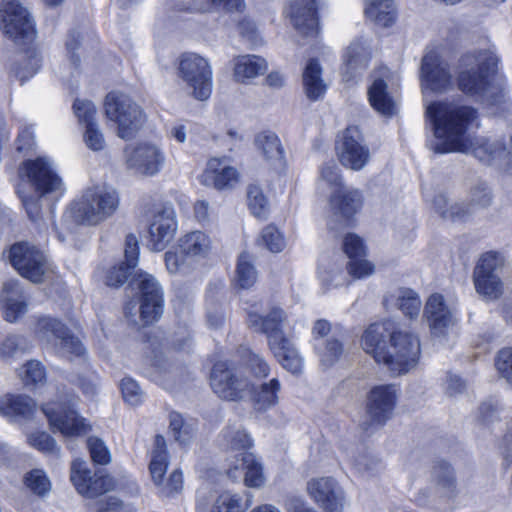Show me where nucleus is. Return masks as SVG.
<instances>
[{"label": "nucleus", "instance_id": "bb28decb", "mask_svg": "<svg viewBox=\"0 0 512 512\" xmlns=\"http://www.w3.org/2000/svg\"><path fill=\"white\" fill-rule=\"evenodd\" d=\"M424 317L434 335H442L455 323L454 309L446 303L443 295L434 293L429 296L424 308Z\"/></svg>", "mask_w": 512, "mask_h": 512}, {"label": "nucleus", "instance_id": "9d476101", "mask_svg": "<svg viewBox=\"0 0 512 512\" xmlns=\"http://www.w3.org/2000/svg\"><path fill=\"white\" fill-rule=\"evenodd\" d=\"M124 154L127 169L140 176H155L166 163L165 152L153 142L129 145L125 148Z\"/></svg>", "mask_w": 512, "mask_h": 512}, {"label": "nucleus", "instance_id": "1a4fd4ad", "mask_svg": "<svg viewBox=\"0 0 512 512\" xmlns=\"http://www.w3.org/2000/svg\"><path fill=\"white\" fill-rule=\"evenodd\" d=\"M503 260L496 252L482 254L473 271V282L477 293L489 300L497 299L503 292L501 271Z\"/></svg>", "mask_w": 512, "mask_h": 512}, {"label": "nucleus", "instance_id": "79ce46f5", "mask_svg": "<svg viewBox=\"0 0 512 512\" xmlns=\"http://www.w3.org/2000/svg\"><path fill=\"white\" fill-rule=\"evenodd\" d=\"M168 466L169 454L165 438L162 435H156L149 463V472L153 483H161V478L165 476Z\"/></svg>", "mask_w": 512, "mask_h": 512}, {"label": "nucleus", "instance_id": "7c9ffc66", "mask_svg": "<svg viewBox=\"0 0 512 512\" xmlns=\"http://www.w3.org/2000/svg\"><path fill=\"white\" fill-rule=\"evenodd\" d=\"M181 254L189 259L207 257L213 248L211 237L203 231L195 230L182 235L177 244Z\"/></svg>", "mask_w": 512, "mask_h": 512}, {"label": "nucleus", "instance_id": "c756f323", "mask_svg": "<svg viewBox=\"0 0 512 512\" xmlns=\"http://www.w3.org/2000/svg\"><path fill=\"white\" fill-rule=\"evenodd\" d=\"M370 53L366 43L360 39L354 40L346 48L343 55L341 76L344 82H350L357 77L368 63Z\"/></svg>", "mask_w": 512, "mask_h": 512}, {"label": "nucleus", "instance_id": "412c9836", "mask_svg": "<svg viewBox=\"0 0 512 512\" xmlns=\"http://www.w3.org/2000/svg\"><path fill=\"white\" fill-rule=\"evenodd\" d=\"M178 230L176 212L171 206L158 209L149 225V246L153 251H162L173 240Z\"/></svg>", "mask_w": 512, "mask_h": 512}, {"label": "nucleus", "instance_id": "0e129e2a", "mask_svg": "<svg viewBox=\"0 0 512 512\" xmlns=\"http://www.w3.org/2000/svg\"><path fill=\"white\" fill-rule=\"evenodd\" d=\"M495 365L501 376L512 384V348L501 349L497 354Z\"/></svg>", "mask_w": 512, "mask_h": 512}, {"label": "nucleus", "instance_id": "09e8293b", "mask_svg": "<svg viewBox=\"0 0 512 512\" xmlns=\"http://www.w3.org/2000/svg\"><path fill=\"white\" fill-rule=\"evenodd\" d=\"M397 306L408 317L414 318L419 315L421 309V300L418 294L407 288L397 291Z\"/></svg>", "mask_w": 512, "mask_h": 512}, {"label": "nucleus", "instance_id": "a19ab883", "mask_svg": "<svg viewBox=\"0 0 512 512\" xmlns=\"http://www.w3.org/2000/svg\"><path fill=\"white\" fill-rule=\"evenodd\" d=\"M365 14L376 25L389 27L396 19L394 0H365Z\"/></svg>", "mask_w": 512, "mask_h": 512}, {"label": "nucleus", "instance_id": "f03ea898", "mask_svg": "<svg viewBox=\"0 0 512 512\" xmlns=\"http://www.w3.org/2000/svg\"><path fill=\"white\" fill-rule=\"evenodd\" d=\"M498 57L488 49L464 54L459 61L457 85L464 94L488 105H497L507 98L506 81L497 73Z\"/></svg>", "mask_w": 512, "mask_h": 512}, {"label": "nucleus", "instance_id": "c03bdc74", "mask_svg": "<svg viewBox=\"0 0 512 512\" xmlns=\"http://www.w3.org/2000/svg\"><path fill=\"white\" fill-rule=\"evenodd\" d=\"M270 350L287 371L293 374L302 371L303 359L288 338L270 347Z\"/></svg>", "mask_w": 512, "mask_h": 512}, {"label": "nucleus", "instance_id": "e2e57ef3", "mask_svg": "<svg viewBox=\"0 0 512 512\" xmlns=\"http://www.w3.org/2000/svg\"><path fill=\"white\" fill-rule=\"evenodd\" d=\"M85 145L92 151H101L106 146V141L98 124L85 127L83 134Z\"/></svg>", "mask_w": 512, "mask_h": 512}, {"label": "nucleus", "instance_id": "774afa93", "mask_svg": "<svg viewBox=\"0 0 512 512\" xmlns=\"http://www.w3.org/2000/svg\"><path fill=\"white\" fill-rule=\"evenodd\" d=\"M170 429L175 440L181 444L186 443L191 437L189 428L184 424L182 416L178 413L170 414Z\"/></svg>", "mask_w": 512, "mask_h": 512}, {"label": "nucleus", "instance_id": "5fc2aeb1", "mask_svg": "<svg viewBox=\"0 0 512 512\" xmlns=\"http://www.w3.org/2000/svg\"><path fill=\"white\" fill-rule=\"evenodd\" d=\"M248 207L251 213L258 217H265L268 213V201L263 191L257 185H250L247 189Z\"/></svg>", "mask_w": 512, "mask_h": 512}, {"label": "nucleus", "instance_id": "72a5a7b5", "mask_svg": "<svg viewBox=\"0 0 512 512\" xmlns=\"http://www.w3.org/2000/svg\"><path fill=\"white\" fill-rule=\"evenodd\" d=\"M254 146L262 158L273 167L284 163V149L279 137L270 131L260 132L255 136Z\"/></svg>", "mask_w": 512, "mask_h": 512}, {"label": "nucleus", "instance_id": "4d7b16f0", "mask_svg": "<svg viewBox=\"0 0 512 512\" xmlns=\"http://www.w3.org/2000/svg\"><path fill=\"white\" fill-rule=\"evenodd\" d=\"M74 114L78 122L85 127L95 125L97 109L94 103L90 100L76 99L73 104Z\"/></svg>", "mask_w": 512, "mask_h": 512}, {"label": "nucleus", "instance_id": "a211bd4d", "mask_svg": "<svg viewBox=\"0 0 512 512\" xmlns=\"http://www.w3.org/2000/svg\"><path fill=\"white\" fill-rule=\"evenodd\" d=\"M70 480L78 493L93 498L114 488V480L108 475H92L87 463L75 459L70 468Z\"/></svg>", "mask_w": 512, "mask_h": 512}, {"label": "nucleus", "instance_id": "20e7f679", "mask_svg": "<svg viewBox=\"0 0 512 512\" xmlns=\"http://www.w3.org/2000/svg\"><path fill=\"white\" fill-rule=\"evenodd\" d=\"M119 204L120 197L114 188L93 186L70 204L67 215L77 224L97 226L112 217Z\"/></svg>", "mask_w": 512, "mask_h": 512}, {"label": "nucleus", "instance_id": "c85d7f7f", "mask_svg": "<svg viewBox=\"0 0 512 512\" xmlns=\"http://www.w3.org/2000/svg\"><path fill=\"white\" fill-rule=\"evenodd\" d=\"M393 329V322L383 321L371 324L361 337V346L363 350L370 354L377 363L383 361L384 352L387 350V338L390 337Z\"/></svg>", "mask_w": 512, "mask_h": 512}, {"label": "nucleus", "instance_id": "393cba45", "mask_svg": "<svg viewBox=\"0 0 512 512\" xmlns=\"http://www.w3.org/2000/svg\"><path fill=\"white\" fill-rule=\"evenodd\" d=\"M252 504V495L247 499L231 491L211 492L208 497L199 496L196 509L198 512H246Z\"/></svg>", "mask_w": 512, "mask_h": 512}, {"label": "nucleus", "instance_id": "3c124183", "mask_svg": "<svg viewBox=\"0 0 512 512\" xmlns=\"http://www.w3.org/2000/svg\"><path fill=\"white\" fill-rule=\"evenodd\" d=\"M161 496L172 498L182 493L184 488L183 474L180 469L173 470L167 479L161 478V483H154Z\"/></svg>", "mask_w": 512, "mask_h": 512}, {"label": "nucleus", "instance_id": "13d9d810", "mask_svg": "<svg viewBox=\"0 0 512 512\" xmlns=\"http://www.w3.org/2000/svg\"><path fill=\"white\" fill-rule=\"evenodd\" d=\"M223 7L227 11L241 12L245 8L244 0H201L195 3L194 9L199 12H208L214 8Z\"/></svg>", "mask_w": 512, "mask_h": 512}, {"label": "nucleus", "instance_id": "dca6fc26", "mask_svg": "<svg viewBox=\"0 0 512 512\" xmlns=\"http://www.w3.org/2000/svg\"><path fill=\"white\" fill-rule=\"evenodd\" d=\"M139 289V313L144 324L157 321L164 309L163 291L156 279L147 273L137 275Z\"/></svg>", "mask_w": 512, "mask_h": 512}, {"label": "nucleus", "instance_id": "0eeeda50", "mask_svg": "<svg viewBox=\"0 0 512 512\" xmlns=\"http://www.w3.org/2000/svg\"><path fill=\"white\" fill-rule=\"evenodd\" d=\"M178 75L195 99L205 101L211 96L213 73L206 58L196 53L182 54L178 61Z\"/></svg>", "mask_w": 512, "mask_h": 512}, {"label": "nucleus", "instance_id": "39448f33", "mask_svg": "<svg viewBox=\"0 0 512 512\" xmlns=\"http://www.w3.org/2000/svg\"><path fill=\"white\" fill-rule=\"evenodd\" d=\"M420 341L418 337L412 333L395 330L391 331L389 337V345L384 352L382 364L393 375H401L413 369L419 359Z\"/></svg>", "mask_w": 512, "mask_h": 512}, {"label": "nucleus", "instance_id": "bf43d9fd", "mask_svg": "<svg viewBox=\"0 0 512 512\" xmlns=\"http://www.w3.org/2000/svg\"><path fill=\"white\" fill-rule=\"evenodd\" d=\"M260 242L271 252L278 253L285 247V241L279 230L269 225L261 233Z\"/></svg>", "mask_w": 512, "mask_h": 512}, {"label": "nucleus", "instance_id": "ddd939ff", "mask_svg": "<svg viewBox=\"0 0 512 512\" xmlns=\"http://www.w3.org/2000/svg\"><path fill=\"white\" fill-rule=\"evenodd\" d=\"M210 385L215 394L229 401L243 399L250 389L246 377L239 376L226 362L214 364L210 374Z\"/></svg>", "mask_w": 512, "mask_h": 512}, {"label": "nucleus", "instance_id": "5701e85b", "mask_svg": "<svg viewBox=\"0 0 512 512\" xmlns=\"http://www.w3.org/2000/svg\"><path fill=\"white\" fill-rule=\"evenodd\" d=\"M295 30L305 37H314L319 32L316 0H290L285 9Z\"/></svg>", "mask_w": 512, "mask_h": 512}, {"label": "nucleus", "instance_id": "c9c22d12", "mask_svg": "<svg viewBox=\"0 0 512 512\" xmlns=\"http://www.w3.org/2000/svg\"><path fill=\"white\" fill-rule=\"evenodd\" d=\"M424 196L443 219L451 221H463L468 218L470 213L464 209V203H450L444 192L424 191Z\"/></svg>", "mask_w": 512, "mask_h": 512}, {"label": "nucleus", "instance_id": "de8ad7c7", "mask_svg": "<svg viewBox=\"0 0 512 512\" xmlns=\"http://www.w3.org/2000/svg\"><path fill=\"white\" fill-rule=\"evenodd\" d=\"M18 375L27 387L37 388L46 380L45 367L38 360L28 361L19 369Z\"/></svg>", "mask_w": 512, "mask_h": 512}, {"label": "nucleus", "instance_id": "f704fd0d", "mask_svg": "<svg viewBox=\"0 0 512 512\" xmlns=\"http://www.w3.org/2000/svg\"><path fill=\"white\" fill-rule=\"evenodd\" d=\"M2 310L6 321L16 322L26 313L27 305L21 300V291L17 281L4 283L1 294Z\"/></svg>", "mask_w": 512, "mask_h": 512}, {"label": "nucleus", "instance_id": "4be33fe9", "mask_svg": "<svg viewBox=\"0 0 512 512\" xmlns=\"http://www.w3.org/2000/svg\"><path fill=\"white\" fill-rule=\"evenodd\" d=\"M286 320V313L279 307H272L265 316L255 312H248L247 316L248 326L267 336L269 348L287 339L283 332Z\"/></svg>", "mask_w": 512, "mask_h": 512}, {"label": "nucleus", "instance_id": "4c0bfd02", "mask_svg": "<svg viewBox=\"0 0 512 512\" xmlns=\"http://www.w3.org/2000/svg\"><path fill=\"white\" fill-rule=\"evenodd\" d=\"M146 122V115L143 109L133 100L130 108H126L124 113L116 121V133L118 137L129 140L132 139Z\"/></svg>", "mask_w": 512, "mask_h": 512}, {"label": "nucleus", "instance_id": "37998d69", "mask_svg": "<svg viewBox=\"0 0 512 512\" xmlns=\"http://www.w3.org/2000/svg\"><path fill=\"white\" fill-rule=\"evenodd\" d=\"M280 389V381L277 378H272L269 382L261 384L258 388L250 387L248 393L251 392L255 409L266 411L278 403Z\"/></svg>", "mask_w": 512, "mask_h": 512}, {"label": "nucleus", "instance_id": "8fccbe9b", "mask_svg": "<svg viewBox=\"0 0 512 512\" xmlns=\"http://www.w3.org/2000/svg\"><path fill=\"white\" fill-rule=\"evenodd\" d=\"M26 487L34 494L44 497L51 490V481L42 469H33L24 477Z\"/></svg>", "mask_w": 512, "mask_h": 512}, {"label": "nucleus", "instance_id": "69168bd1", "mask_svg": "<svg viewBox=\"0 0 512 512\" xmlns=\"http://www.w3.org/2000/svg\"><path fill=\"white\" fill-rule=\"evenodd\" d=\"M88 449L92 460L97 464H107L110 461V453L102 440L90 437L87 440Z\"/></svg>", "mask_w": 512, "mask_h": 512}, {"label": "nucleus", "instance_id": "473e14b6", "mask_svg": "<svg viewBox=\"0 0 512 512\" xmlns=\"http://www.w3.org/2000/svg\"><path fill=\"white\" fill-rule=\"evenodd\" d=\"M36 412V404L25 395H0V415L9 419H28Z\"/></svg>", "mask_w": 512, "mask_h": 512}, {"label": "nucleus", "instance_id": "f3484780", "mask_svg": "<svg viewBox=\"0 0 512 512\" xmlns=\"http://www.w3.org/2000/svg\"><path fill=\"white\" fill-rule=\"evenodd\" d=\"M398 395L393 384L375 385L368 391L365 408L371 423L383 425L392 417Z\"/></svg>", "mask_w": 512, "mask_h": 512}, {"label": "nucleus", "instance_id": "6e6552de", "mask_svg": "<svg viewBox=\"0 0 512 512\" xmlns=\"http://www.w3.org/2000/svg\"><path fill=\"white\" fill-rule=\"evenodd\" d=\"M73 399L52 401L42 406L50 427L65 437H78L89 432L90 426L74 409Z\"/></svg>", "mask_w": 512, "mask_h": 512}, {"label": "nucleus", "instance_id": "ea45409f", "mask_svg": "<svg viewBox=\"0 0 512 512\" xmlns=\"http://www.w3.org/2000/svg\"><path fill=\"white\" fill-rule=\"evenodd\" d=\"M303 87L308 99L319 100L324 96L327 85L322 79V68L318 61L311 59L303 71Z\"/></svg>", "mask_w": 512, "mask_h": 512}, {"label": "nucleus", "instance_id": "aec40b11", "mask_svg": "<svg viewBox=\"0 0 512 512\" xmlns=\"http://www.w3.org/2000/svg\"><path fill=\"white\" fill-rule=\"evenodd\" d=\"M452 85L448 64L435 51H428L421 64V86L423 90L443 92Z\"/></svg>", "mask_w": 512, "mask_h": 512}, {"label": "nucleus", "instance_id": "2eb2a0df", "mask_svg": "<svg viewBox=\"0 0 512 512\" xmlns=\"http://www.w3.org/2000/svg\"><path fill=\"white\" fill-rule=\"evenodd\" d=\"M336 151L340 163L351 170H361L370 160L369 148L356 126L346 128L337 141Z\"/></svg>", "mask_w": 512, "mask_h": 512}, {"label": "nucleus", "instance_id": "603ef678", "mask_svg": "<svg viewBox=\"0 0 512 512\" xmlns=\"http://www.w3.org/2000/svg\"><path fill=\"white\" fill-rule=\"evenodd\" d=\"M492 203V194L490 189L485 184L475 186L470 192V201L468 204L464 203V209L470 213L468 217L480 209H485Z\"/></svg>", "mask_w": 512, "mask_h": 512}, {"label": "nucleus", "instance_id": "e433bc0d", "mask_svg": "<svg viewBox=\"0 0 512 512\" xmlns=\"http://www.w3.org/2000/svg\"><path fill=\"white\" fill-rule=\"evenodd\" d=\"M432 482L436 497L445 501L454 499L458 493L454 471L447 463H440L433 467Z\"/></svg>", "mask_w": 512, "mask_h": 512}, {"label": "nucleus", "instance_id": "58836bf2", "mask_svg": "<svg viewBox=\"0 0 512 512\" xmlns=\"http://www.w3.org/2000/svg\"><path fill=\"white\" fill-rule=\"evenodd\" d=\"M368 99L371 106L380 114L391 116L396 111V104L388 91L386 81L375 77L368 88Z\"/></svg>", "mask_w": 512, "mask_h": 512}, {"label": "nucleus", "instance_id": "6e6d98bb", "mask_svg": "<svg viewBox=\"0 0 512 512\" xmlns=\"http://www.w3.org/2000/svg\"><path fill=\"white\" fill-rule=\"evenodd\" d=\"M28 444L45 454H57L60 450L54 438L43 431L27 434Z\"/></svg>", "mask_w": 512, "mask_h": 512}, {"label": "nucleus", "instance_id": "cd10ccee", "mask_svg": "<svg viewBox=\"0 0 512 512\" xmlns=\"http://www.w3.org/2000/svg\"><path fill=\"white\" fill-rule=\"evenodd\" d=\"M125 262L108 270L105 283L111 287H118L126 282L138 263L139 245L135 235L129 234L125 238Z\"/></svg>", "mask_w": 512, "mask_h": 512}, {"label": "nucleus", "instance_id": "f8f14e48", "mask_svg": "<svg viewBox=\"0 0 512 512\" xmlns=\"http://www.w3.org/2000/svg\"><path fill=\"white\" fill-rule=\"evenodd\" d=\"M363 194L359 189L343 187L331 193L329 208L332 217L328 222L331 230L349 226L354 216L362 209Z\"/></svg>", "mask_w": 512, "mask_h": 512}, {"label": "nucleus", "instance_id": "a878e982", "mask_svg": "<svg viewBox=\"0 0 512 512\" xmlns=\"http://www.w3.org/2000/svg\"><path fill=\"white\" fill-rule=\"evenodd\" d=\"M202 183L217 190L232 189L240 181L239 171L230 164L228 157H213L208 160L201 176Z\"/></svg>", "mask_w": 512, "mask_h": 512}, {"label": "nucleus", "instance_id": "864d4df0", "mask_svg": "<svg viewBox=\"0 0 512 512\" xmlns=\"http://www.w3.org/2000/svg\"><path fill=\"white\" fill-rule=\"evenodd\" d=\"M325 187L329 188L331 193L344 187L338 168L333 162L324 164L320 169L318 189L323 190Z\"/></svg>", "mask_w": 512, "mask_h": 512}, {"label": "nucleus", "instance_id": "423d86ee", "mask_svg": "<svg viewBox=\"0 0 512 512\" xmlns=\"http://www.w3.org/2000/svg\"><path fill=\"white\" fill-rule=\"evenodd\" d=\"M35 333L41 341L52 344L59 356L71 361L74 359L85 361L86 350L83 344L58 320L49 317L40 318L36 324Z\"/></svg>", "mask_w": 512, "mask_h": 512}, {"label": "nucleus", "instance_id": "49530a36", "mask_svg": "<svg viewBox=\"0 0 512 512\" xmlns=\"http://www.w3.org/2000/svg\"><path fill=\"white\" fill-rule=\"evenodd\" d=\"M132 99L120 92L108 93L104 100V112L109 121L116 123L126 108H130Z\"/></svg>", "mask_w": 512, "mask_h": 512}, {"label": "nucleus", "instance_id": "2f4dec72", "mask_svg": "<svg viewBox=\"0 0 512 512\" xmlns=\"http://www.w3.org/2000/svg\"><path fill=\"white\" fill-rule=\"evenodd\" d=\"M267 69V61L257 55H240L233 59V77L238 83L248 84Z\"/></svg>", "mask_w": 512, "mask_h": 512}, {"label": "nucleus", "instance_id": "b1692460", "mask_svg": "<svg viewBox=\"0 0 512 512\" xmlns=\"http://www.w3.org/2000/svg\"><path fill=\"white\" fill-rule=\"evenodd\" d=\"M227 475L239 480L242 475L244 484L250 488H260L265 483L263 466L256 456L248 451L239 452L229 464Z\"/></svg>", "mask_w": 512, "mask_h": 512}, {"label": "nucleus", "instance_id": "7ed1b4c3", "mask_svg": "<svg viewBox=\"0 0 512 512\" xmlns=\"http://www.w3.org/2000/svg\"><path fill=\"white\" fill-rule=\"evenodd\" d=\"M19 175L26 179L36 192V195H26L18 189V194L28 217L32 221H37L42 212L39 203L40 198L49 195L55 197L62 195L64 192L63 181L55 172L52 162L47 157H38L23 162L19 168Z\"/></svg>", "mask_w": 512, "mask_h": 512}, {"label": "nucleus", "instance_id": "6ab92c4d", "mask_svg": "<svg viewBox=\"0 0 512 512\" xmlns=\"http://www.w3.org/2000/svg\"><path fill=\"white\" fill-rule=\"evenodd\" d=\"M307 492L325 512H343L346 503L345 494L332 477L311 479L307 483Z\"/></svg>", "mask_w": 512, "mask_h": 512}, {"label": "nucleus", "instance_id": "338daca9", "mask_svg": "<svg viewBox=\"0 0 512 512\" xmlns=\"http://www.w3.org/2000/svg\"><path fill=\"white\" fill-rule=\"evenodd\" d=\"M41 66V59L36 54H33L24 60V63L14 69L16 77L21 82L28 80L37 73Z\"/></svg>", "mask_w": 512, "mask_h": 512}, {"label": "nucleus", "instance_id": "9b49d317", "mask_svg": "<svg viewBox=\"0 0 512 512\" xmlns=\"http://www.w3.org/2000/svg\"><path fill=\"white\" fill-rule=\"evenodd\" d=\"M0 29L17 44L31 41L35 34L33 21L28 10L15 0L2 3Z\"/></svg>", "mask_w": 512, "mask_h": 512}, {"label": "nucleus", "instance_id": "680f3d73", "mask_svg": "<svg viewBox=\"0 0 512 512\" xmlns=\"http://www.w3.org/2000/svg\"><path fill=\"white\" fill-rule=\"evenodd\" d=\"M124 400L130 405H138L142 402L143 393L138 383L132 378H124L120 384Z\"/></svg>", "mask_w": 512, "mask_h": 512}, {"label": "nucleus", "instance_id": "052dcab7", "mask_svg": "<svg viewBox=\"0 0 512 512\" xmlns=\"http://www.w3.org/2000/svg\"><path fill=\"white\" fill-rule=\"evenodd\" d=\"M27 349L26 339L19 335H9L0 343V357L12 358L18 351L24 352Z\"/></svg>", "mask_w": 512, "mask_h": 512}, {"label": "nucleus", "instance_id": "a18cd8bd", "mask_svg": "<svg viewBox=\"0 0 512 512\" xmlns=\"http://www.w3.org/2000/svg\"><path fill=\"white\" fill-rule=\"evenodd\" d=\"M257 271L248 253H242L237 262L235 285L242 289L252 287L257 281Z\"/></svg>", "mask_w": 512, "mask_h": 512}, {"label": "nucleus", "instance_id": "f257e3e1", "mask_svg": "<svg viewBox=\"0 0 512 512\" xmlns=\"http://www.w3.org/2000/svg\"><path fill=\"white\" fill-rule=\"evenodd\" d=\"M426 116L433 127L434 139L430 143L436 153H471L480 161L503 166L512 165V135L506 140L477 138L474 142L466 136L472 126H478L477 110L456 102L437 101L426 108Z\"/></svg>", "mask_w": 512, "mask_h": 512}, {"label": "nucleus", "instance_id": "4468645a", "mask_svg": "<svg viewBox=\"0 0 512 512\" xmlns=\"http://www.w3.org/2000/svg\"><path fill=\"white\" fill-rule=\"evenodd\" d=\"M10 262L21 276L31 282L40 283L48 271L43 253L26 242L14 244L10 249Z\"/></svg>", "mask_w": 512, "mask_h": 512}]
</instances>
